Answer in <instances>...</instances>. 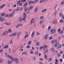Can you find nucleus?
I'll return each instance as SVG.
<instances>
[{
    "label": "nucleus",
    "instance_id": "nucleus-14",
    "mask_svg": "<svg viewBox=\"0 0 64 64\" xmlns=\"http://www.w3.org/2000/svg\"><path fill=\"white\" fill-rule=\"evenodd\" d=\"M5 25H10L11 24L10 23H4Z\"/></svg>",
    "mask_w": 64,
    "mask_h": 64
},
{
    "label": "nucleus",
    "instance_id": "nucleus-4",
    "mask_svg": "<svg viewBox=\"0 0 64 64\" xmlns=\"http://www.w3.org/2000/svg\"><path fill=\"white\" fill-rule=\"evenodd\" d=\"M8 32L7 31L5 32H4L2 34V36H7V34H8Z\"/></svg>",
    "mask_w": 64,
    "mask_h": 64
},
{
    "label": "nucleus",
    "instance_id": "nucleus-40",
    "mask_svg": "<svg viewBox=\"0 0 64 64\" xmlns=\"http://www.w3.org/2000/svg\"><path fill=\"white\" fill-rule=\"evenodd\" d=\"M43 22V21H40V22L39 23V24L40 25H41V24Z\"/></svg>",
    "mask_w": 64,
    "mask_h": 64
},
{
    "label": "nucleus",
    "instance_id": "nucleus-20",
    "mask_svg": "<svg viewBox=\"0 0 64 64\" xmlns=\"http://www.w3.org/2000/svg\"><path fill=\"white\" fill-rule=\"evenodd\" d=\"M54 47H57L58 46V44H54Z\"/></svg>",
    "mask_w": 64,
    "mask_h": 64
},
{
    "label": "nucleus",
    "instance_id": "nucleus-42",
    "mask_svg": "<svg viewBox=\"0 0 64 64\" xmlns=\"http://www.w3.org/2000/svg\"><path fill=\"white\" fill-rule=\"evenodd\" d=\"M61 47H62V46L60 44H59L58 46V48H61Z\"/></svg>",
    "mask_w": 64,
    "mask_h": 64
},
{
    "label": "nucleus",
    "instance_id": "nucleus-5",
    "mask_svg": "<svg viewBox=\"0 0 64 64\" xmlns=\"http://www.w3.org/2000/svg\"><path fill=\"white\" fill-rule=\"evenodd\" d=\"M14 61L16 62V64H18L19 63V60H18V59L17 58H14Z\"/></svg>",
    "mask_w": 64,
    "mask_h": 64
},
{
    "label": "nucleus",
    "instance_id": "nucleus-24",
    "mask_svg": "<svg viewBox=\"0 0 64 64\" xmlns=\"http://www.w3.org/2000/svg\"><path fill=\"white\" fill-rule=\"evenodd\" d=\"M49 60H48V62H50V61H51L52 60V58H48Z\"/></svg>",
    "mask_w": 64,
    "mask_h": 64
},
{
    "label": "nucleus",
    "instance_id": "nucleus-22",
    "mask_svg": "<svg viewBox=\"0 0 64 64\" xmlns=\"http://www.w3.org/2000/svg\"><path fill=\"white\" fill-rule=\"evenodd\" d=\"M8 16H9L8 14H5L4 17H5V18H8Z\"/></svg>",
    "mask_w": 64,
    "mask_h": 64
},
{
    "label": "nucleus",
    "instance_id": "nucleus-46",
    "mask_svg": "<svg viewBox=\"0 0 64 64\" xmlns=\"http://www.w3.org/2000/svg\"><path fill=\"white\" fill-rule=\"evenodd\" d=\"M54 40H52V44H54Z\"/></svg>",
    "mask_w": 64,
    "mask_h": 64
},
{
    "label": "nucleus",
    "instance_id": "nucleus-59",
    "mask_svg": "<svg viewBox=\"0 0 64 64\" xmlns=\"http://www.w3.org/2000/svg\"><path fill=\"white\" fill-rule=\"evenodd\" d=\"M56 8H57V4H56L55 7H54V9L55 10H56Z\"/></svg>",
    "mask_w": 64,
    "mask_h": 64
},
{
    "label": "nucleus",
    "instance_id": "nucleus-41",
    "mask_svg": "<svg viewBox=\"0 0 64 64\" xmlns=\"http://www.w3.org/2000/svg\"><path fill=\"white\" fill-rule=\"evenodd\" d=\"M51 29V26H49L48 28V30H50Z\"/></svg>",
    "mask_w": 64,
    "mask_h": 64
},
{
    "label": "nucleus",
    "instance_id": "nucleus-45",
    "mask_svg": "<svg viewBox=\"0 0 64 64\" xmlns=\"http://www.w3.org/2000/svg\"><path fill=\"white\" fill-rule=\"evenodd\" d=\"M40 34V33L38 32H36V35H39Z\"/></svg>",
    "mask_w": 64,
    "mask_h": 64
},
{
    "label": "nucleus",
    "instance_id": "nucleus-55",
    "mask_svg": "<svg viewBox=\"0 0 64 64\" xmlns=\"http://www.w3.org/2000/svg\"><path fill=\"white\" fill-rule=\"evenodd\" d=\"M31 3H32V1H30L28 3L29 5H31Z\"/></svg>",
    "mask_w": 64,
    "mask_h": 64
},
{
    "label": "nucleus",
    "instance_id": "nucleus-1",
    "mask_svg": "<svg viewBox=\"0 0 64 64\" xmlns=\"http://www.w3.org/2000/svg\"><path fill=\"white\" fill-rule=\"evenodd\" d=\"M23 17H24L22 18L21 17H20L19 18V20L20 22H22L23 20V21H25V20H26V14L25 12L24 13Z\"/></svg>",
    "mask_w": 64,
    "mask_h": 64
},
{
    "label": "nucleus",
    "instance_id": "nucleus-38",
    "mask_svg": "<svg viewBox=\"0 0 64 64\" xmlns=\"http://www.w3.org/2000/svg\"><path fill=\"white\" fill-rule=\"evenodd\" d=\"M36 45H37V46H39V42H36Z\"/></svg>",
    "mask_w": 64,
    "mask_h": 64
},
{
    "label": "nucleus",
    "instance_id": "nucleus-63",
    "mask_svg": "<svg viewBox=\"0 0 64 64\" xmlns=\"http://www.w3.org/2000/svg\"><path fill=\"white\" fill-rule=\"evenodd\" d=\"M10 37H13V36L12 34H11L10 35Z\"/></svg>",
    "mask_w": 64,
    "mask_h": 64
},
{
    "label": "nucleus",
    "instance_id": "nucleus-26",
    "mask_svg": "<svg viewBox=\"0 0 64 64\" xmlns=\"http://www.w3.org/2000/svg\"><path fill=\"white\" fill-rule=\"evenodd\" d=\"M31 41L30 40L28 42V45H30V44H31Z\"/></svg>",
    "mask_w": 64,
    "mask_h": 64
},
{
    "label": "nucleus",
    "instance_id": "nucleus-7",
    "mask_svg": "<svg viewBox=\"0 0 64 64\" xmlns=\"http://www.w3.org/2000/svg\"><path fill=\"white\" fill-rule=\"evenodd\" d=\"M5 18H2V17L0 16V22L2 21H4Z\"/></svg>",
    "mask_w": 64,
    "mask_h": 64
},
{
    "label": "nucleus",
    "instance_id": "nucleus-49",
    "mask_svg": "<svg viewBox=\"0 0 64 64\" xmlns=\"http://www.w3.org/2000/svg\"><path fill=\"white\" fill-rule=\"evenodd\" d=\"M63 22V20H60V23H62V22Z\"/></svg>",
    "mask_w": 64,
    "mask_h": 64
},
{
    "label": "nucleus",
    "instance_id": "nucleus-29",
    "mask_svg": "<svg viewBox=\"0 0 64 64\" xmlns=\"http://www.w3.org/2000/svg\"><path fill=\"white\" fill-rule=\"evenodd\" d=\"M5 6V4H3L0 7V8L2 9V8H3V7H4V6Z\"/></svg>",
    "mask_w": 64,
    "mask_h": 64
},
{
    "label": "nucleus",
    "instance_id": "nucleus-62",
    "mask_svg": "<svg viewBox=\"0 0 64 64\" xmlns=\"http://www.w3.org/2000/svg\"><path fill=\"white\" fill-rule=\"evenodd\" d=\"M36 57L35 56L34 57V60H36Z\"/></svg>",
    "mask_w": 64,
    "mask_h": 64
},
{
    "label": "nucleus",
    "instance_id": "nucleus-21",
    "mask_svg": "<svg viewBox=\"0 0 64 64\" xmlns=\"http://www.w3.org/2000/svg\"><path fill=\"white\" fill-rule=\"evenodd\" d=\"M47 10V9H45L42 10V12H45V11H46Z\"/></svg>",
    "mask_w": 64,
    "mask_h": 64
},
{
    "label": "nucleus",
    "instance_id": "nucleus-9",
    "mask_svg": "<svg viewBox=\"0 0 64 64\" xmlns=\"http://www.w3.org/2000/svg\"><path fill=\"white\" fill-rule=\"evenodd\" d=\"M64 27L63 26L62 27V30H61L60 32V34H61V35H62L63 34V31H64Z\"/></svg>",
    "mask_w": 64,
    "mask_h": 64
},
{
    "label": "nucleus",
    "instance_id": "nucleus-19",
    "mask_svg": "<svg viewBox=\"0 0 64 64\" xmlns=\"http://www.w3.org/2000/svg\"><path fill=\"white\" fill-rule=\"evenodd\" d=\"M30 54H33V51L32 50H30Z\"/></svg>",
    "mask_w": 64,
    "mask_h": 64
},
{
    "label": "nucleus",
    "instance_id": "nucleus-28",
    "mask_svg": "<svg viewBox=\"0 0 64 64\" xmlns=\"http://www.w3.org/2000/svg\"><path fill=\"white\" fill-rule=\"evenodd\" d=\"M63 15V14H62V12H60L59 14V16L60 17H61V16H62Z\"/></svg>",
    "mask_w": 64,
    "mask_h": 64
},
{
    "label": "nucleus",
    "instance_id": "nucleus-27",
    "mask_svg": "<svg viewBox=\"0 0 64 64\" xmlns=\"http://www.w3.org/2000/svg\"><path fill=\"white\" fill-rule=\"evenodd\" d=\"M3 60L1 58L0 59V63H3Z\"/></svg>",
    "mask_w": 64,
    "mask_h": 64
},
{
    "label": "nucleus",
    "instance_id": "nucleus-57",
    "mask_svg": "<svg viewBox=\"0 0 64 64\" xmlns=\"http://www.w3.org/2000/svg\"><path fill=\"white\" fill-rule=\"evenodd\" d=\"M55 61L56 62H58V60L57 59V58H56V60H55Z\"/></svg>",
    "mask_w": 64,
    "mask_h": 64
},
{
    "label": "nucleus",
    "instance_id": "nucleus-33",
    "mask_svg": "<svg viewBox=\"0 0 64 64\" xmlns=\"http://www.w3.org/2000/svg\"><path fill=\"white\" fill-rule=\"evenodd\" d=\"M8 31L9 32H10V33H12V30H11V29H9L8 30Z\"/></svg>",
    "mask_w": 64,
    "mask_h": 64
},
{
    "label": "nucleus",
    "instance_id": "nucleus-39",
    "mask_svg": "<svg viewBox=\"0 0 64 64\" xmlns=\"http://www.w3.org/2000/svg\"><path fill=\"white\" fill-rule=\"evenodd\" d=\"M61 4L62 5L64 4V0H63L62 2H61Z\"/></svg>",
    "mask_w": 64,
    "mask_h": 64
},
{
    "label": "nucleus",
    "instance_id": "nucleus-44",
    "mask_svg": "<svg viewBox=\"0 0 64 64\" xmlns=\"http://www.w3.org/2000/svg\"><path fill=\"white\" fill-rule=\"evenodd\" d=\"M30 47V46L29 45H28L26 46V48H29Z\"/></svg>",
    "mask_w": 64,
    "mask_h": 64
},
{
    "label": "nucleus",
    "instance_id": "nucleus-16",
    "mask_svg": "<svg viewBox=\"0 0 64 64\" xmlns=\"http://www.w3.org/2000/svg\"><path fill=\"white\" fill-rule=\"evenodd\" d=\"M34 36V31H33L31 35L32 37H33Z\"/></svg>",
    "mask_w": 64,
    "mask_h": 64
},
{
    "label": "nucleus",
    "instance_id": "nucleus-34",
    "mask_svg": "<svg viewBox=\"0 0 64 64\" xmlns=\"http://www.w3.org/2000/svg\"><path fill=\"white\" fill-rule=\"evenodd\" d=\"M45 0H41L40 1V3H42V2H45Z\"/></svg>",
    "mask_w": 64,
    "mask_h": 64
},
{
    "label": "nucleus",
    "instance_id": "nucleus-35",
    "mask_svg": "<svg viewBox=\"0 0 64 64\" xmlns=\"http://www.w3.org/2000/svg\"><path fill=\"white\" fill-rule=\"evenodd\" d=\"M5 13H4L3 14H1V16H3V17L4 16H5Z\"/></svg>",
    "mask_w": 64,
    "mask_h": 64
},
{
    "label": "nucleus",
    "instance_id": "nucleus-30",
    "mask_svg": "<svg viewBox=\"0 0 64 64\" xmlns=\"http://www.w3.org/2000/svg\"><path fill=\"white\" fill-rule=\"evenodd\" d=\"M28 36H29V34H28L27 35H26L24 37V38H27V37H28Z\"/></svg>",
    "mask_w": 64,
    "mask_h": 64
},
{
    "label": "nucleus",
    "instance_id": "nucleus-60",
    "mask_svg": "<svg viewBox=\"0 0 64 64\" xmlns=\"http://www.w3.org/2000/svg\"><path fill=\"white\" fill-rule=\"evenodd\" d=\"M44 28V24H42V29H43V28Z\"/></svg>",
    "mask_w": 64,
    "mask_h": 64
},
{
    "label": "nucleus",
    "instance_id": "nucleus-51",
    "mask_svg": "<svg viewBox=\"0 0 64 64\" xmlns=\"http://www.w3.org/2000/svg\"><path fill=\"white\" fill-rule=\"evenodd\" d=\"M57 14V12H55L54 14V16H55L56 15V14Z\"/></svg>",
    "mask_w": 64,
    "mask_h": 64
},
{
    "label": "nucleus",
    "instance_id": "nucleus-32",
    "mask_svg": "<svg viewBox=\"0 0 64 64\" xmlns=\"http://www.w3.org/2000/svg\"><path fill=\"white\" fill-rule=\"evenodd\" d=\"M44 59L46 60H47V56L46 54L44 55Z\"/></svg>",
    "mask_w": 64,
    "mask_h": 64
},
{
    "label": "nucleus",
    "instance_id": "nucleus-15",
    "mask_svg": "<svg viewBox=\"0 0 64 64\" xmlns=\"http://www.w3.org/2000/svg\"><path fill=\"white\" fill-rule=\"evenodd\" d=\"M8 45H6L4 46V49H6H6H8Z\"/></svg>",
    "mask_w": 64,
    "mask_h": 64
},
{
    "label": "nucleus",
    "instance_id": "nucleus-61",
    "mask_svg": "<svg viewBox=\"0 0 64 64\" xmlns=\"http://www.w3.org/2000/svg\"><path fill=\"white\" fill-rule=\"evenodd\" d=\"M24 54L25 55H27V53L25 52H24Z\"/></svg>",
    "mask_w": 64,
    "mask_h": 64
},
{
    "label": "nucleus",
    "instance_id": "nucleus-23",
    "mask_svg": "<svg viewBox=\"0 0 64 64\" xmlns=\"http://www.w3.org/2000/svg\"><path fill=\"white\" fill-rule=\"evenodd\" d=\"M12 34V36H13V37H15V36H16V34H17V33H15Z\"/></svg>",
    "mask_w": 64,
    "mask_h": 64
},
{
    "label": "nucleus",
    "instance_id": "nucleus-58",
    "mask_svg": "<svg viewBox=\"0 0 64 64\" xmlns=\"http://www.w3.org/2000/svg\"><path fill=\"white\" fill-rule=\"evenodd\" d=\"M23 46L22 45H21L19 47L20 48H23Z\"/></svg>",
    "mask_w": 64,
    "mask_h": 64
},
{
    "label": "nucleus",
    "instance_id": "nucleus-8",
    "mask_svg": "<svg viewBox=\"0 0 64 64\" xmlns=\"http://www.w3.org/2000/svg\"><path fill=\"white\" fill-rule=\"evenodd\" d=\"M48 46L46 45H44L42 46V49L43 50H45L47 48H48Z\"/></svg>",
    "mask_w": 64,
    "mask_h": 64
},
{
    "label": "nucleus",
    "instance_id": "nucleus-18",
    "mask_svg": "<svg viewBox=\"0 0 64 64\" xmlns=\"http://www.w3.org/2000/svg\"><path fill=\"white\" fill-rule=\"evenodd\" d=\"M51 50L52 51V52L53 53H54V52H55V50H54V49L53 48H52L51 49Z\"/></svg>",
    "mask_w": 64,
    "mask_h": 64
},
{
    "label": "nucleus",
    "instance_id": "nucleus-11",
    "mask_svg": "<svg viewBox=\"0 0 64 64\" xmlns=\"http://www.w3.org/2000/svg\"><path fill=\"white\" fill-rule=\"evenodd\" d=\"M34 18L32 19L31 20V22L30 24V25H32V24L33 23V22H34Z\"/></svg>",
    "mask_w": 64,
    "mask_h": 64
},
{
    "label": "nucleus",
    "instance_id": "nucleus-43",
    "mask_svg": "<svg viewBox=\"0 0 64 64\" xmlns=\"http://www.w3.org/2000/svg\"><path fill=\"white\" fill-rule=\"evenodd\" d=\"M40 18L41 19L43 20V19H44V17H43V16H41L40 17Z\"/></svg>",
    "mask_w": 64,
    "mask_h": 64
},
{
    "label": "nucleus",
    "instance_id": "nucleus-36",
    "mask_svg": "<svg viewBox=\"0 0 64 64\" xmlns=\"http://www.w3.org/2000/svg\"><path fill=\"white\" fill-rule=\"evenodd\" d=\"M20 35V32H19L17 34V36L18 37V38L19 37Z\"/></svg>",
    "mask_w": 64,
    "mask_h": 64
},
{
    "label": "nucleus",
    "instance_id": "nucleus-37",
    "mask_svg": "<svg viewBox=\"0 0 64 64\" xmlns=\"http://www.w3.org/2000/svg\"><path fill=\"white\" fill-rule=\"evenodd\" d=\"M60 31H61V30H60V28H59L58 30V33H60Z\"/></svg>",
    "mask_w": 64,
    "mask_h": 64
},
{
    "label": "nucleus",
    "instance_id": "nucleus-3",
    "mask_svg": "<svg viewBox=\"0 0 64 64\" xmlns=\"http://www.w3.org/2000/svg\"><path fill=\"white\" fill-rule=\"evenodd\" d=\"M56 32V30L55 29H52L50 30V34H54V33H55Z\"/></svg>",
    "mask_w": 64,
    "mask_h": 64
},
{
    "label": "nucleus",
    "instance_id": "nucleus-12",
    "mask_svg": "<svg viewBox=\"0 0 64 64\" xmlns=\"http://www.w3.org/2000/svg\"><path fill=\"white\" fill-rule=\"evenodd\" d=\"M38 9V8H35V10L34 11V13H37V10Z\"/></svg>",
    "mask_w": 64,
    "mask_h": 64
},
{
    "label": "nucleus",
    "instance_id": "nucleus-31",
    "mask_svg": "<svg viewBox=\"0 0 64 64\" xmlns=\"http://www.w3.org/2000/svg\"><path fill=\"white\" fill-rule=\"evenodd\" d=\"M8 64H10L11 63V62L10 60H8L7 62Z\"/></svg>",
    "mask_w": 64,
    "mask_h": 64
},
{
    "label": "nucleus",
    "instance_id": "nucleus-64",
    "mask_svg": "<svg viewBox=\"0 0 64 64\" xmlns=\"http://www.w3.org/2000/svg\"><path fill=\"white\" fill-rule=\"evenodd\" d=\"M30 12V11L28 10V11L27 12V13L28 14H29Z\"/></svg>",
    "mask_w": 64,
    "mask_h": 64
},
{
    "label": "nucleus",
    "instance_id": "nucleus-56",
    "mask_svg": "<svg viewBox=\"0 0 64 64\" xmlns=\"http://www.w3.org/2000/svg\"><path fill=\"white\" fill-rule=\"evenodd\" d=\"M19 6H22V3H21L19 4Z\"/></svg>",
    "mask_w": 64,
    "mask_h": 64
},
{
    "label": "nucleus",
    "instance_id": "nucleus-50",
    "mask_svg": "<svg viewBox=\"0 0 64 64\" xmlns=\"http://www.w3.org/2000/svg\"><path fill=\"white\" fill-rule=\"evenodd\" d=\"M33 8V7L32 6H31L30 7V8L31 9V10H32V8Z\"/></svg>",
    "mask_w": 64,
    "mask_h": 64
},
{
    "label": "nucleus",
    "instance_id": "nucleus-48",
    "mask_svg": "<svg viewBox=\"0 0 64 64\" xmlns=\"http://www.w3.org/2000/svg\"><path fill=\"white\" fill-rule=\"evenodd\" d=\"M63 61L62 59L61 58L60 60V62H62Z\"/></svg>",
    "mask_w": 64,
    "mask_h": 64
},
{
    "label": "nucleus",
    "instance_id": "nucleus-53",
    "mask_svg": "<svg viewBox=\"0 0 64 64\" xmlns=\"http://www.w3.org/2000/svg\"><path fill=\"white\" fill-rule=\"evenodd\" d=\"M49 39V40H51V39H52V36H51L50 37Z\"/></svg>",
    "mask_w": 64,
    "mask_h": 64
},
{
    "label": "nucleus",
    "instance_id": "nucleus-6",
    "mask_svg": "<svg viewBox=\"0 0 64 64\" xmlns=\"http://www.w3.org/2000/svg\"><path fill=\"white\" fill-rule=\"evenodd\" d=\"M48 35H49V34H47L46 35H44V39H45V40H46V39H47Z\"/></svg>",
    "mask_w": 64,
    "mask_h": 64
},
{
    "label": "nucleus",
    "instance_id": "nucleus-25",
    "mask_svg": "<svg viewBox=\"0 0 64 64\" xmlns=\"http://www.w3.org/2000/svg\"><path fill=\"white\" fill-rule=\"evenodd\" d=\"M20 8L18 7H17L16 9V11H19L20 10Z\"/></svg>",
    "mask_w": 64,
    "mask_h": 64
},
{
    "label": "nucleus",
    "instance_id": "nucleus-10",
    "mask_svg": "<svg viewBox=\"0 0 64 64\" xmlns=\"http://www.w3.org/2000/svg\"><path fill=\"white\" fill-rule=\"evenodd\" d=\"M22 26V24H19L17 25L16 26V28H19L20 26Z\"/></svg>",
    "mask_w": 64,
    "mask_h": 64
},
{
    "label": "nucleus",
    "instance_id": "nucleus-47",
    "mask_svg": "<svg viewBox=\"0 0 64 64\" xmlns=\"http://www.w3.org/2000/svg\"><path fill=\"white\" fill-rule=\"evenodd\" d=\"M28 10V8H26L24 9V10L25 11H27Z\"/></svg>",
    "mask_w": 64,
    "mask_h": 64
},
{
    "label": "nucleus",
    "instance_id": "nucleus-54",
    "mask_svg": "<svg viewBox=\"0 0 64 64\" xmlns=\"http://www.w3.org/2000/svg\"><path fill=\"white\" fill-rule=\"evenodd\" d=\"M21 0H20L19 1H18L17 3V4H19V3L21 2Z\"/></svg>",
    "mask_w": 64,
    "mask_h": 64
},
{
    "label": "nucleus",
    "instance_id": "nucleus-17",
    "mask_svg": "<svg viewBox=\"0 0 64 64\" xmlns=\"http://www.w3.org/2000/svg\"><path fill=\"white\" fill-rule=\"evenodd\" d=\"M28 5V3H25L24 5V8H26L27 6V5Z\"/></svg>",
    "mask_w": 64,
    "mask_h": 64
},
{
    "label": "nucleus",
    "instance_id": "nucleus-52",
    "mask_svg": "<svg viewBox=\"0 0 64 64\" xmlns=\"http://www.w3.org/2000/svg\"><path fill=\"white\" fill-rule=\"evenodd\" d=\"M38 52H35V54H36V55H38Z\"/></svg>",
    "mask_w": 64,
    "mask_h": 64
},
{
    "label": "nucleus",
    "instance_id": "nucleus-13",
    "mask_svg": "<svg viewBox=\"0 0 64 64\" xmlns=\"http://www.w3.org/2000/svg\"><path fill=\"white\" fill-rule=\"evenodd\" d=\"M13 14H14V13H12L9 15V16H8V17H12L13 16Z\"/></svg>",
    "mask_w": 64,
    "mask_h": 64
},
{
    "label": "nucleus",
    "instance_id": "nucleus-2",
    "mask_svg": "<svg viewBox=\"0 0 64 64\" xmlns=\"http://www.w3.org/2000/svg\"><path fill=\"white\" fill-rule=\"evenodd\" d=\"M6 57H7L8 58V59H11V60L12 61H14V58H13L12 56L9 54L7 55H6Z\"/></svg>",
    "mask_w": 64,
    "mask_h": 64
}]
</instances>
